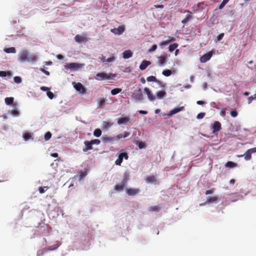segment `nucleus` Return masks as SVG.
<instances>
[{"label":"nucleus","instance_id":"c85d7f7f","mask_svg":"<svg viewBox=\"0 0 256 256\" xmlns=\"http://www.w3.org/2000/svg\"><path fill=\"white\" fill-rule=\"evenodd\" d=\"M237 166H238V164L236 163H234L231 161L228 162L225 164V166L226 168H232L236 167Z\"/></svg>","mask_w":256,"mask_h":256},{"label":"nucleus","instance_id":"a211bd4d","mask_svg":"<svg viewBox=\"0 0 256 256\" xmlns=\"http://www.w3.org/2000/svg\"><path fill=\"white\" fill-rule=\"evenodd\" d=\"M150 64H151L150 62L146 60H144L142 61V62H141V64L139 66L140 69L142 70H144L145 69H146V68L149 65H150Z\"/></svg>","mask_w":256,"mask_h":256},{"label":"nucleus","instance_id":"cd10ccee","mask_svg":"<svg viewBox=\"0 0 256 256\" xmlns=\"http://www.w3.org/2000/svg\"><path fill=\"white\" fill-rule=\"evenodd\" d=\"M174 40H175V39L174 38L171 37V36H169L168 40H164V41H163V42H161L160 44V45L161 46H166L168 44H169L170 42H174Z\"/></svg>","mask_w":256,"mask_h":256},{"label":"nucleus","instance_id":"58836bf2","mask_svg":"<svg viewBox=\"0 0 256 256\" xmlns=\"http://www.w3.org/2000/svg\"><path fill=\"white\" fill-rule=\"evenodd\" d=\"M162 74L166 76H168L171 75L172 71L170 70H166L162 72Z\"/></svg>","mask_w":256,"mask_h":256},{"label":"nucleus","instance_id":"2eb2a0df","mask_svg":"<svg viewBox=\"0 0 256 256\" xmlns=\"http://www.w3.org/2000/svg\"><path fill=\"white\" fill-rule=\"evenodd\" d=\"M221 128L222 126L220 123L219 122L216 121L212 125V133L214 134L215 132L220 131Z\"/></svg>","mask_w":256,"mask_h":256},{"label":"nucleus","instance_id":"2f4dec72","mask_svg":"<svg viewBox=\"0 0 256 256\" xmlns=\"http://www.w3.org/2000/svg\"><path fill=\"white\" fill-rule=\"evenodd\" d=\"M4 51L6 53H15L16 52V48L14 47L6 48Z\"/></svg>","mask_w":256,"mask_h":256},{"label":"nucleus","instance_id":"de8ad7c7","mask_svg":"<svg viewBox=\"0 0 256 256\" xmlns=\"http://www.w3.org/2000/svg\"><path fill=\"white\" fill-rule=\"evenodd\" d=\"M90 142H91L92 145V144H99L100 142V141L98 139L93 140H92Z\"/></svg>","mask_w":256,"mask_h":256},{"label":"nucleus","instance_id":"aec40b11","mask_svg":"<svg viewBox=\"0 0 256 256\" xmlns=\"http://www.w3.org/2000/svg\"><path fill=\"white\" fill-rule=\"evenodd\" d=\"M86 147L83 148L84 152H86L93 148L90 141H85L84 142Z\"/></svg>","mask_w":256,"mask_h":256},{"label":"nucleus","instance_id":"6e6552de","mask_svg":"<svg viewBox=\"0 0 256 256\" xmlns=\"http://www.w3.org/2000/svg\"><path fill=\"white\" fill-rule=\"evenodd\" d=\"M213 52L212 51H210L206 54H204L200 58V62L202 63H204L210 60L212 56Z\"/></svg>","mask_w":256,"mask_h":256},{"label":"nucleus","instance_id":"79ce46f5","mask_svg":"<svg viewBox=\"0 0 256 256\" xmlns=\"http://www.w3.org/2000/svg\"><path fill=\"white\" fill-rule=\"evenodd\" d=\"M31 137L32 136L29 133H26L23 134V138L26 141L29 140Z\"/></svg>","mask_w":256,"mask_h":256},{"label":"nucleus","instance_id":"a878e982","mask_svg":"<svg viewBox=\"0 0 256 256\" xmlns=\"http://www.w3.org/2000/svg\"><path fill=\"white\" fill-rule=\"evenodd\" d=\"M218 197L217 196L212 197H208L206 202L208 203H216L218 202Z\"/></svg>","mask_w":256,"mask_h":256},{"label":"nucleus","instance_id":"e433bc0d","mask_svg":"<svg viewBox=\"0 0 256 256\" xmlns=\"http://www.w3.org/2000/svg\"><path fill=\"white\" fill-rule=\"evenodd\" d=\"M251 154L248 151V150L246 152V153L244 154V159L246 160H250L251 158Z\"/></svg>","mask_w":256,"mask_h":256},{"label":"nucleus","instance_id":"3c124183","mask_svg":"<svg viewBox=\"0 0 256 256\" xmlns=\"http://www.w3.org/2000/svg\"><path fill=\"white\" fill-rule=\"evenodd\" d=\"M47 96L50 99H52L54 98V94L51 92H47Z\"/></svg>","mask_w":256,"mask_h":256},{"label":"nucleus","instance_id":"8fccbe9b","mask_svg":"<svg viewBox=\"0 0 256 256\" xmlns=\"http://www.w3.org/2000/svg\"><path fill=\"white\" fill-rule=\"evenodd\" d=\"M138 148L140 149L144 148H145V144L142 142H139L138 144Z\"/></svg>","mask_w":256,"mask_h":256},{"label":"nucleus","instance_id":"13d9d810","mask_svg":"<svg viewBox=\"0 0 256 256\" xmlns=\"http://www.w3.org/2000/svg\"><path fill=\"white\" fill-rule=\"evenodd\" d=\"M154 6V8H164V6L162 4H158V5L155 4Z\"/></svg>","mask_w":256,"mask_h":256},{"label":"nucleus","instance_id":"6e6d98bb","mask_svg":"<svg viewBox=\"0 0 256 256\" xmlns=\"http://www.w3.org/2000/svg\"><path fill=\"white\" fill-rule=\"evenodd\" d=\"M40 70L43 73L45 74L47 76H49L50 75V72H49L45 70L44 69V68H40Z\"/></svg>","mask_w":256,"mask_h":256},{"label":"nucleus","instance_id":"412c9836","mask_svg":"<svg viewBox=\"0 0 256 256\" xmlns=\"http://www.w3.org/2000/svg\"><path fill=\"white\" fill-rule=\"evenodd\" d=\"M106 98H100L97 100V103L98 106V108H103L106 104Z\"/></svg>","mask_w":256,"mask_h":256},{"label":"nucleus","instance_id":"9d476101","mask_svg":"<svg viewBox=\"0 0 256 256\" xmlns=\"http://www.w3.org/2000/svg\"><path fill=\"white\" fill-rule=\"evenodd\" d=\"M128 180L124 178L120 184H116L114 186V190L116 191H120L123 190L124 187L126 184Z\"/></svg>","mask_w":256,"mask_h":256},{"label":"nucleus","instance_id":"774afa93","mask_svg":"<svg viewBox=\"0 0 256 256\" xmlns=\"http://www.w3.org/2000/svg\"><path fill=\"white\" fill-rule=\"evenodd\" d=\"M100 60L102 62H106V57L103 56L102 54L101 56L100 57Z\"/></svg>","mask_w":256,"mask_h":256},{"label":"nucleus","instance_id":"f3484780","mask_svg":"<svg viewBox=\"0 0 256 256\" xmlns=\"http://www.w3.org/2000/svg\"><path fill=\"white\" fill-rule=\"evenodd\" d=\"M184 109V106H183L178 107V108H176L170 111V113L168 114V116H171L172 115H174L180 111H182Z\"/></svg>","mask_w":256,"mask_h":256},{"label":"nucleus","instance_id":"ea45409f","mask_svg":"<svg viewBox=\"0 0 256 256\" xmlns=\"http://www.w3.org/2000/svg\"><path fill=\"white\" fill-rule=\"evenodd\" d=\"M112 124H113V123L110 124L108 122H103V126L106 129H108Z\"/></svg>","mask_w":256,"mask_h":256},{"label":"nucleus","instance_id":"c756f323","mask_svg":"<svg viewBox=\"0 0 256 256\" xmlns=\"http://www.w3.org/2000/svg\"><path fill=\"white\" fill-rule=\"evenodd\" d=\"M166 58L164 56H160L158 58V64L161 65L163 66L166 63Z\"/></svg>","mask_w":256,"mask_h":256},{"label":"nucleus","instance_id":"423d86ee","mask_svg":"<svg viewBox=\"0 0 256 256\" xmlns=\"http://www.w3.org/2000/svg\"><path fill=\"white\" fill-rule=\"evenodd\" d=\"M28 52L26 50H24L20 54L18 60L20 62H25L28 61Z\"/></svg>","mask_w":256,"mask_h":256},{"label":"nucleus","instance_id":"0e129e2a","mask_svg":"<svg viewBox=\"0 0 256 256\" xmlns=\"http://www.w3.org/2000/svg\"><path fill=\"white\" fill-rule=\"evenodd\" d=\"M248 151L252 154V153H254L256 152V148H254L248 150Z\"/></svg>","mask_w":256,"mask_h":256},{"label":"nucleus","instance_id":"b1692460","mask_svg":"<svg viewBox=\"0 0 256 256\" xmlns=\"http://www.w3.org/2000/svg\"><path fill=\"white\" fill-rule=\"evenodd\" d=\"M132 56V52L130 50H126L122 53V56L124 58L127 59L130 58Z\"/></svg>","mask_w":256,"mask_h":256},{"label":"nucleus","instance_id":"a19ab883","mask_svg":"<svg viewBox=\"0 0 256 256\" xmlns=\"http://www.w3.org/2000/svg\"><path fill=\"white\" fill-rule=\"evenodd\" d=\"M52 137V134L50 132H48L44 134V140L47 141L49 140Z\"/></svg>","mask_w":256,"mask_h":256},{"label":"nucleus","instance_id":"bf43d9fd","mask_svg":"<svg viewBox=\"0 0 256 256\" xmlns=\"http://www.w3.org/2000/svg\"><path fill=\"white\" fill-rule=\"evenodd\" d=\"M6 76H8L9 78H11L12 76V73L10 71H7L6 72Z\"/></svg>","mask_w":256,"mask_h":256},{"label":"nucleus","instance_id":"603ef678","mask_svg":"<svg viewBox=\"0 0 256 256\" xmlns=\"http://www.w3.org/2000/svg\"><path fill=\"white\" fill-rule=\"evenodd\" d=\"M224 36V33H221L217 37L218 40L220 41V40Z\"/></svg>","mask_w":256,"mask_h":256},{"label":"nucleus","instance_id":"f704fd0d","mask_svg":"<svg viewBox=\"0 0 256 256\" xmlns=\"http://www.w3.org/2000/svg\"><path fill=\"white\" fill-rule=\"evenodd\" d=\"M178 46V44H170L169 46L168 50L170 52H172Z\"/></svg>","mask_w":256,"mask_h":256},{"label":"nucleus","instance_id":"5701e85b","mask_svg":"<svg viewBox=\"0 0 256 256\" xmlns=\"http://www.w3.org/2000/svg\"><path fill=\"white\" fill-rule=\"evenodd\" d=\"M146 80H147L148 82H156L160 86L162 84V82L160 81L159 80H157V78L155 76H148L146 78Z\"/></svg>","mask_w":256,"mask_h":256},{"label":"nucleus","instance_id":"5fc2aeb1","mask_svg":"<svg viewBox=\"0 0 256 256\" xmlns=\"http://www.w3.org/2000/svg\"><path fill=\"white\" fill-rule=\"evenodd\" d=\"M11 114L15 116H18V112L16 110H12L11 111Z\"/></svg>","mask_w":256,"mask_h":256},{"label":"nucleus","instance_id":"9b49d317","mask_svg":"<svg viewBox=\"0 0 256 256\" xmlns=\"http://www.w3.org/2000/svg\"><path fill=\"white\" fill-rule=\"evenodd\" d=\"M133 98L136 100H142L144 99L143 94L140 88H139L136 93L133 94Z\"/></svg>","mask_w":256,"mask_h":256},{"label":"nucleus","instance_id":"1a4fd4ad","mask_svg":"<svg viewBox=\"0 0 256 256\" xmlns=\"http://www.w3.org/2000/svg\"><path fill=\"white\" fill-rule=\"evenodd\" d=\"M73 85L74 88L78 92H80L82 94H85L86 93V90L85 88L84 87L82 84L80 83H76V82H73Z\"/></svg>","mask_w":256,"mask_h":256},{"label":"nucleus","instance_id":"a18cd8bd","mask_svg":"<svg viewBox=\"0 0 256 256\" xmlns=\"http://www.w3.org/2000/svg\"><path fill=\"white\" fill-rule=\"evenodd\" d=\"M157 48V45L156 44H153L152 47L148 49V52H152L154 51Z\"/></svg>","mask_w":256,"mask_h":256},{"label":"nucleus","instance_id":"20e7f679","mask_svg":"<svg viewBox=\"0 0 256 256\" xmlns=\"http://www.w3.org/2000/svg\"><path fill=\"white\" fill-rule=\"evenodd\" d=\"M124 158L126 160L128 158V154L126 152L120 153L118 158L115 162V164L117 166H120Z\"/></svg>","mask_w":256,"mask_h":256},{"label":"nucleus","instance_id":"052dcab7","mask_svg":"<svg viewBox=\"0 0 256 256\" xmlns=\"http://www.w3.org/2000/svg\"><path fill=\"white\" fill-rule=\"evenodd\" d=\"M213 192H214V190L212 189V190H206V192L205 194H206V195H208V194H212Z\"/></svg>","mask_w":256,"mask_h":256},{"label":"nucleus","instance_id":"c03bdc74","mask_svg":"<svg viewBox=\"0 0 256 256\" xmlns=\"http://www.w3.org/2000/svg\"><path fill=\"white\" fill-rule=\"evenodd\" d=\"M44 188H46V190H47L48 188V186H44V187L40 186V187H39L38 188V191H39L40 193V194L44 193L45 192V191H46Z\"/></svg>","mask_w":256,"mask_h":256},{"label":"nucleus","instance_id":"f8f14e48","mask_svg":"<svg viewBox=\"0 0 256 256\" xmlns=\"http://www.w3.org/2000/svg\"><path fill=\"white\" fill-rule=\"evenodd\" d=\"M144 90V92H146L147 94L148 98L150 101H154L156 99V96L152 93L148 88H145Z\"/></svg>","mask_w":256,"mask_h":256},{"label":"nucleus","instance_id":"72a5a7b5","mask_svg":"<svg viewBox=\"0 0 256 256\" xmlns=\"http://www.w3.org/2000/svg\"><path fill=\"white\" fill-rule=\"evenodd\" d=\"M101 134H102V131L100 129L96 128L94 130V135L95 136L98 138L101 136Z\"/></svg>","mask_w":256,"mask_h":256},{"label":"nucleus","instance_id":"4468645a","mask_svg":"<svg viewBox=\"0 0 256 256\" xmlns=\"http://www.w3.org/2000/svg\"><path fill=\"white\" fill-rule=\"evenodd\" d=\"M126 192L128 196H135L140 192V190L138 188H126Z\"/></svg>","mask_w":256,"mask_h":256},{"label":"nucleus","instance_id":"37998d69","mask_svg":"<svg viewBox=\"0 0 256 256\" xmlns=\"http://www.w3.org/2000/svg\"><path fill=\"white\" fill-rule=\"evenodd\" d=\"M14 82L16 84H20L22 82V78L20 76H16L14 78Z\"/></svg>","mask_w":256,"mask_h":256},{"label":"nucleus","instance_id":"6ab92c4d","mask_svg":"<svg viewBox=\"0 0 256 256\" xmlns=\"http://www.w3.org/2000/svg\"><path fill=\"white\" fill-rule=\"evenodd\" d=\"M74 40L76 42L78 43L86 42L87 41V38L86 37L79 34H77L75 36Z\"/></svg>","mask_w":256,"mask_h":256},{"label":"nucleus","instance_id":"338daca9","mask_svg":"<svg viewBox=\"0 0 256 256\" xmlns=\"http://www.w3.org/2000/svg\"><path fill=\"white\" fill-rule=\"evenodd\" d=\"M225 5L226 4L222 2V3L218 6V8L219 9H222Z\"/></svg>","mask_w":256,"mask_h":256},{"label":"nucleus","instance_id":"ddd939ff","mask_svg":"<svg viewBox=\"0 0 256 256\" xmlns=\"http://www.w3.org/2000/svg\"><path fill=\"white\" fill-rule=\"evenodd\" d=\"M118 124L119 125H120L122 124H131V122L128 116H126L119 118L118 120Z\"/></svg>","mask_w":256,"mask_h":256},{"label":"nucleus","instance_id":"09e8293b","mask_svg":"<svg viewBox=\"0 0 256 256\" xmlns=\"http://www.w3.org/2000/svg\"><path fill=\"white\" fill-rule=\"evenodd\" d=\"M204 116H205L204 112H200L197 115L196 118L198 119H202Z\"/></svg>","mask_w":256,"mask_h":256},{"label":"nucleus","instance_id":"dca6fc26","mask_svg":"<svg viewBox=\"0 0 256 256\" xmlns=\"http://www.w3.org/2000/svg\"><path fill=\"white\" fill-rule=\"evenodd\" d=\"M145 181L148 184H156V179L153 175L147 176L145 179Z\"/></svg>","mask_w":256,"mask_h":256},{"label":"nucleus","instance_id":"e2e57ef3","mask_svg":"<svg viewBox=\"0 0 256 256\" xmlns=\"http://www.w3.org/2000/svg\"><path fill=\"white\" fill-rule=\"evenodd\" d=\"M138 112L140 114H148L147 111L143 110H138Z\"/></svg>","mask_w":256,"mask_h":256},{"label":"nucleus","instance_id":"f03ea898","mask_svg":"<svg viewBox=\"0 0 256 256\" xmlns=\"http://www.w3.org/2000/svg\"><path fill=\"white\" fill-rule=\"evenodd\" d=\"M84 64H78L76 62H71L68 64H67L65 65L64 68L66 69H69L72 70H76L79 68H80L84 66Z\"/></svg>","mask_w":256,"mask_h":256},{"label":"nucleus","instance_id":"4c0bfd02","mask_svg":"<svg viewBox=\"0 0 256 256\" xmlns=\"http://www.w3.org/2000/svg\"><path fill=\"white\" fill-rule=\"evenodd\" d=\"M102 140L104 142H112L113 141L112 138L108 136H104L102 137Z\"/></svg>","mask_w":256,"mask_h":256},{"label":"nucleus","instance_id":"7c9ffc66","mask_svg":"<svg viewBox=\"0 0 256 256\" xmlns=\"http://www.w3.org/2000/svg\"><path fill=\"white\" fill-rule=\"evenodd\" d=\"M14 98L12 97H8L6 98L4 100L5 102L8 105L12 104L14 102Z\"/></svg>","mask_w":256,"mask_h":256},{"label":"nucleus","instance_id":"4be33fe9","mask_svg":"<svg viewBox=\"0 0 256 256\" xmlns=\"http://www.w3.org/2000/svg\"><path fill=\"white\" fill-rule=\"evenodd\" d=\"M160 205L151 206L148 208V211L150 212H158L161 210Z\"/></svg>","mask_w":256,"mask_h":256},{"label":"nucleus","instance_id":"69168bd1","mask_svg":"<svg viewBox=\"0 0 256 256\" xmlns=\"http://www.w3.org/2000/svg\"><path fill=\"white\" fill-rule=\"evenodd\" d=\"M40 90L42 91H48V90H50V88L48 87H46V86H42L40 88Z\"/></svg>","mask_w":256,"mask_h":256},{"label":"nucleus","instance_id":"473e14b6","mask_svg":"<svg viewBox=\"0 0 256 256\" xmlns=\"http://www.w3.org/2000/svg\"><path fill=\"white\" fill-rule=\"evenodd\" d=\"M122 92V89L120 88H115L111 90V94L112 95H116Z\"/></svg>","mask_w":256,"mask_h":256},{"label":"nucleus","instance_id":"0eeeda50","mask_svg":"<svg viewBox=\"0 0 256 256\" xmlns=\"http://www.w3.org/2000/svg\"><path fill=\"white\" fill-rule=\"evenodd\" d=\"M125 30L124 25L118 26V28H114L110 30V32L116 35L122 34Z\"/></svg>","mask_w":256,"mask_h":256},{"label":"nucleus","instance_id":"4d7b16f0","mask_svg":"<svg viewBox=\"0 0 256 256\" xmlns=\"http://www.w3.org/2000/svg\"><path fill=\"white\" fill-rule=\"evenodd\" d=\"M130 132H124V134H122V136L124 138H126L130 136Z\"/></svg>","mask_w":256,"mask_h":256},{"label":"nucleus","instance_id":"49530a36","mask_svg":"<svg viewBox=\"0 0 256 256\" xmlns=\"http://www.w3.org/2000/svg\"><path fill=\"white\" fill-rule=\"evenodd\" d=\"M230 116L233 118H235V117L237 116L238 114V112L236 110H233L230 111Z\"/></svg>","mask_w":256,"mask_h":256},{"label":"nucleus","instance_id":"680f3d73","mask_svg":"<svg viewBox=\"0 0 256 256\" xmlns=\"http://www.w3.org/2000/svg\"><path fill=\"white\" fill-rule=\"evenodd\" d=\"M116 138V140H118L120 139L124 138L122 136V134L117 135Z\"/></svg>","mask_w":256,"mask_h":256},{"label":"nucleus","instance_id":"864d4df0","mask_svg":"<svg viewBox=\"0 0 256 256\" xmlns=\"http://www.w3.org/2000/svg\"><path fill=\"white\" fill-rule=\"evenodd\" d=\"M6 73L5 71H0V77H5L6 76Z\"/></svg>","mask_w":256,"mask_h":256},{"label":"nucleus","instance_id":"c9c22d12","mask_svg":"<svg viewBox=\"0 0 256 256\" xmlns=\"http://www.w3.org/2000/svg\"><path fill=\"white\" fill-rule=\"evenodd\" d=\"M192 16L191 15H188L186 18L182 20V22L183 24H186L190 19H192Z\"/></svg>","mask_w":256,"mask_h":256},{"label":"nucleus","instance_id":"393cba45","mask_svg":"<svg viewBox=\"0 0 256 256\" xmlns=\"http://www.w3.org/2000/svg\"><path fill=\"white\" fill-rule=\"evenodd\" d=\"M156 94L158 98L162 99L166 96V92L164 90H160L157 92Z\"/></svg>","mask_w":256,"mask_h":256},{"label":"nucleus","instance_id":"7ed1b4c3","mask_svg":"<svg viewBox=\"0 0 256 256\" xmlns=\"http://www.w3.org/2000/svg\"><path fill=\"white\" fill-rule=\"evenodd\" d=\"M60 246V244L58 242L56 244H55L52 246H50L49 248H44L41 250H39L37 252V256H42L46 252H47L50 250H54L58 248Z\"/></svg>","mask_w":256,"mask_h":256},{"label":"nucleus","instance_id":"39448f33","mask_svg":"<svg viewBox=\"0 0 256 256\" xmlns=\"http://www.w3.org/2000/svg\"><path fill=\"white\" fill-rule=\"evenodd\" d=\"M40 232L44 235L48 234L51 230V228L44 223L42 224L40 227Z\"/></svg>","mask_w":256,"mask_h":256},{"label":"nucleus","instance_id":"bb28decb","mask_svg":"<svg viewBox=\"0 0 256 256\" xmlns=\"http://www.w3.org/2000/svg\"><path fill=\"white\" fill-rule=\"evenodd\" d=\"M38 58L35 54H31L28 56V62H35L37 61Z\"/></svg>","mask_w":256,"mask_h":256},{"label":"nucleus","instance_id":"f257e3e1","mask_svg":"<svg viewBox=\"0 0 256 256\" xmlns=\"http://www.w3.org/2000/svg\"><path fill=\"white\" fill-rule=\"evenodd\" d=\"M116 75L111 73H105L104 72L98 73L96 76L95 79L98 80H112Z\"/></svg>","mask_w":256,"mask_h":256}]
</instances>
